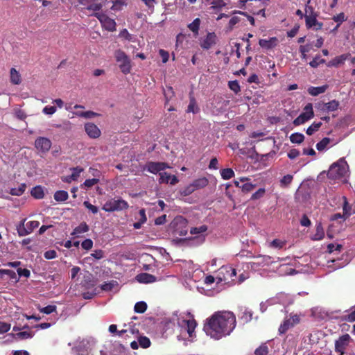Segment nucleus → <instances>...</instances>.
<instances>
[{"mask_svg":"<svg viewBox=\"0 0 355 355\" xmlns=\"http://www.w3.org/2000/svg\"><path fill=\"white\" fill-rule=\"evenodd\" d=\"M322 125L321 122L313 123L306 130V134L312 135L315 132L318 131Z\"/></svg>","mask_w":355,"mask_h":355,"instance_id":"58836bf2","label":"nucleus"},{"mask_svg":"<svg viewBox=\"0 0 355 355\" xmlns=\"http://www.w3.org/2000/svg\"><path fill=\"white\" fill-rule=\"evenodd\" d=\"M327 88L328 86L326 85L320 87H310L308 89V92L310 95L316 96L320 94L324 93Z\"/></svg>","mask_w":355,"mask_h":355,"instance_id":"aec40b11","label":"nucleus"},{"mask_svg":"<svg viewBox=\"0 0 355 355\" xmlns=\"http://www.w3.org/2000/svg\"><path fill=\"white\" fill-rule=\"evenodd\" d=\"M33 336V334L31 331H19L16 334V338L18 339H29Z\"/></svg>","mask_w":355,"mask_h":355,"instance_id":"09e8293b","label":"nucleus"},{"mask_svg":"<svg viewBox=\"0 0 355 355\" xmlns=\"http://www.w3.org/2000/svg\"><path fill=\"white\" fill-rule=\"evenodd\" d=\"M147 170L152 173L156 174L164 169L168 168V166L164 162H148L146 164Z\"/></svg>","mask_w":355,"mask_h":355,"instance_id":"4468645a","label":"nucleus"},{"mask_svg":"<svg viewBox=\"0 0 355 355\" xmlns=\"http://www.w3.org/2000/svg\"><path fill=\"white\" fill-rule=\"evenodd\" d=\"M255 187V184H252L250 182L244 183L243 185H241V189L244 192H249L254 189Z\"/></svg>","mask_w":355,"mask_h":355,"instance_id":"e2e57ef3","label":"nucleus"},{"mask_svg":"<svg viewBox=\"0 0 355 355\" xmlns=\"http://www.w3.org/2000/svg\"><path fill=\"white\" fill-rule=\"evenodd\" d=\"M348 55L343 54L340 56L336 57L334 59L331 60L328 64V67H338L339 64L344 63V62L347 59Z\"/></svg>","mask_w":355,"mask_h":355,"instance_id":"5701e85b","label":"nucleus"},{"mask_svg":"<svg viewBox=\"0 0 355 355\" xmlns=\"http://www.w3.org/2000/svg\"><path fill=\"white\" fill-rule=\"evenodd\" d=\"M98 182V179L92 178L86 180L83 184L85 187L90 188Z\"/></svg>","mask_w":355,"mask_h":355,"instance_id":"69168bd1","label":"nucleus"},{"mask_svg":"<svg viewBox=\"0 0 355 355\" xmlns=\"http://www.w3.org/2000/svg\"><path fill=\"white\" fill-rule=\"evenodd\" d=\"M147 309L146 302L144 301H139L136 302L135 306H134V311L137 313H143Z\"/></svg>","mask_w":355,"mask_h":355,"instance_id":"bb28decb","label":"nucleus"},{"mask_svg":"<svg viewBox=\"0 0 355 355\" xmlns=\"http://www.w3.org/2000/svg\"><path fill=\"white\" fill-rule=\"evenodd\" d=\"M187 220L182 216H178L174 218L171 223L172 227L174 228L175 232L180 235H186L187 230H184L187 227Z\"/></svg>","mask_w":355,"mask_h":355,"instance_id":"9d476101","label":"nucleus"},{"mask_svg":"<svg viewBox=\"0 0 355 355\" xmlns=\"http://www.w3.org/2000/svg\"><path fill=\"white\" fill-rule=\"evenodd\" d=\"M101 22L102 26L109 31L116 30V22L114 19L108 17L105 14L101 12H96L93 15Z\"/></svg>","mask_w":355,"mask_h":355,"instance_id":"0eeeda50","label":"nucleus"},{"mask_svg":"<svg viewBox=\"0 0 355 355\" xmlns=\"http://www.w3.org/2000/svg\"><path fill=\"white\" fill-rule=\"evenodd\" d=\"M220 175L224 180H229L234 175V172L232 168H225L221 170Z\"/></svg>","mask_w":355,"mask_h":355,"instance_id":"ea45409f","label":"nucleus"},{"mask_svg":"<svg viewBox=\"0 0 355 355\" xmlns=\"http://www.w3.org/2000/svg\"><path fill=\"white\" fill-rule=\"evenodd\" d=\"M10 329V324L0 321V334H6Z\"/></svg>","mask_w":355,"mask_h":355,"instance_id":"4d7b16f0","label":"nucleus"},{"mask_svg":"<svg viewBox=\"0 0 355 355\" xmlns=\"http://www.w3.org/2000/svg\"><path fill=\"white\" fill-rule=\"evenodd\" d=\"M347 168V162L343 159H340L330 166L327 172V176L331 180L340 179L345 175Z\"/></svg>","mask_w":355,"mask_h":355,"instance_id":"f03ea898","label":"nucleus"},{"mask_svg":"<svg viewBox=\"0 0 355 355\" xmlns=\"http://www.w3.org/2000/svg\"><path fill=\"white\" fill-rule=\"evenodd\" d=\"M56 112V107L54 106H46L43 108L42 112L47 115H52Z\"/></svg>","mask_w":355,"mask_h":355,"instance_id":"680f3d73","label":"nucleus"},{"mask_svg":"<svg viewBox=\"0 0 355 355\" xmlns=\"http://www.w3.org/2000/svg\"><path fill=\"white\" fill-rule=\"evenodd\" d=\"M68 198V193L65 191H58L54 194V199L58 202L65 201Z\"/></svg>","mask_w":355,"mask_h":355,"instance_id":"c756f323","label":"nucleus"},{"mask_svg":"<svg viewBox=\"0 0 355 355\" xmlns=\"http://www.w3.org/2000/svg\"><path fill=\"white\" fill-rule=\"evenodd\" d=\"M324 236V229L321 224H318L316 226L315 233L312 235V239L313 241H320Z\"/></svg>","mask_w":355,"mask_h":355,"instance_id":"393cba45","label":"nucleus"},{"mask_svg":"<svg viewBox=\"0 0 355 355\" xmlns=\"http://www.w3.org/2000/svg\"><path fill=\"white\" fill-rule=\"evenodd\" d=\"M114 56L121 71L125 74L130 73L131 64L128 55L121 50H117L114 53Z\"/></svg>","mask_w":355,"mask_h":355,"instance_id":"20e7f679","label":"nucleus"},{"mask_svg":"<svg viewBox=\"0 0 355 355\" xmlns=\"http://www.w3.org/2000/svg\"><path fill=\"white\" fill-rule=\"evenodd\" d=\"M265 189L263 188L259 189L258 191H257L255 193H254L251 196V200H258L263 196L265 194Z\"/></svg>","mask_w":355,"mask_h":355,"instance_id":"6e6d98bb","label":"nucleus"},{"mask_svg":"<svg viewBox=\"0 0 355 355\" xmlns=\"http://www.w3.org/2000/svg\"><path fill=\"white\" fill-rule=\"evenodd\" d=\"M343 200V216H344V220L347 218L349 216L352 215V207L348 203L347 198L345 196L342 197Z\"/></svg>","mask_w":355,"mask_h":355,"instance_id":"412c9836","label":"nucleus"},{"mask_svg":"<svg viewBox=\"0 0 355 355\" xmlns=\"http://www.w3.org/2000/svg\"><path fill=\"white\" fill-rule=\"evenodd\" d=\"M10 80L15 85H19L21 83L20 74L15 68L10 69Z\"/></svg>","mask_w":355,"mask_h":355,"instance_id":"a878e982","label":"nucleus"},{"mask_svg":"<svg viewBox=\"0 0 355 355\" xmlns=\"http://www.w3.org/2000/svg\"><path fill=\"white\" fill-rule=\"evenodd\" d=\"M3 275H8V276L11 279L15 278V272L12 270H0V277H2Z\"/></svg>","mask_w":355,"mask_h":355,"instance_id":"052dcab7","label":"nucleus"},{"mask_svg":"<svg viewBox=\"0 0 355 355\" xmlns=\"http://www.w3.org/2000/svg\"><path fill=\"white\" fill-rule=\"evenodd\" d=\"M339 106V102L336 100H332L330 102L327 103V112H333L338 109Z\"/></svg>","mask_w":355,"mask_h":355,"instance_id":"37998d69","label":"nucleus"},{"mask_svg":"<svg viewBox=\"0 0 355 355\" xmlns=\"http://www.w3.org/2000/svg\"><path fill=\"white\" fill-rule=\"evenodd\" d=\"M31 195L37 199H41L44 196V191L41 187H35L31 191Z\"/></svg>","mask_w":355,"mask_h":355,"instance_id":"4c0bfd02","label":"nucleus"},{"mask_svg":"<svg viewBox=\"0 0 355 355\" xmlns=\"http://www.w3.org/2000/svg\"><path fill=\"white\" fill-rule=\"evenodd\" d=\"M236 327V316L231 311H218L208 319L205 324L207 335L220 339L230 335Z\"/></svg>","mask_w":355,"mask_h":355,"instance_id":"f257e3e1","label":"nucleus"},{"mask_svg":"<svg viewBox=\"0 0 355 355\" xmlns=\"http://www.w3.org/2000/svg\"><path fill=\"white\" fill-rule=\"evenodd\" d=\"M114 285H115V282L111 281L110 282H106V283L102 284L101 286H100V289H101V291H103L108 292L113 289V288L114 287Z\"/></svg>","mask_w":355,"mask_h":355,"instance_id":"49530a36","label":"nucleus"},{"mask_svg":"<svg viewBox=\"0 0 355 355\" xmlns=\"http://www.w3.org/2000/svg\"><path fill=\"white\" fill-rule=\"evenodd\" d=\"M317 15H312V16H304L305 21H306V26L308 28H311L314 26V24H315L316 21H318L316 19Z\"/></svg>","mask_w":355,"mask_h":355,"instance_id":"72a5a7b5","label":"nucleus"},{"mask_svg":"<svg viewBox=\"0 0 355 355\" xmlns=\"http://www.w3.org/2000/svg\"><path fill=\"white\" fill-rule=\"evenodd\" d=\"M128 207V203L123 200H111L107 202L103 209L106 211H114L116 210H121Z\"/></svg>","mask_w":355,"mask_h":355,"instance_id":"6e6552de","label":"nucleus"},{"mask_svg":"<svg viewBox=\"0 0 355 355\" xmlns=\"http://www.w3.org/2000/svg\"><path fill=\"white\" fill-rule=\"evenodd\" d=\"M159 182L160 183H170L172 185L176 184L179 180L175 175H171L170 174L162 172L159 173Z\"/></svg>","mask_w":355,"mask_h":355,"instance_id":"f3484780","label":"nucleus"},{"mask_svg":"<svg viewBox=\"0 0 355 355\" xmlns=\"http://www.w3.org/2000/svg\"><path fill=\"white\" fill-rule=\"evenodd\" d=\"M86 8L89 10L98 11L102 8V4L98 0H96V1L90 3Z\"/></svg>","mask_w":355,"mask_h":355,"instance_id":"de8ad7c7","label":"nucleus"},{"mask_svg":"<svg viewBox=\"0 0 355 355\" xmlns=\"http://www.w3.org/2000/svg\"><path fill=\"white\" fill-rule=\"evenodd\" d=\"M35 146L41 153H47L51 147V141L46 137H39L35 141Z\"/></svg>","mask_w":355,"mask_h":355,"instance_id":"9b49d317","label":"nucleus"},{"mask_svg":"<svg viewBox=\"0 0 355 355\" xmlns=\"http://www.w3.org/2000/svg\"><path fill=\"white\" fill-rule=\"evenodd\" d=\"M88 230V227L85 223L81 224L74 230L73 234H78L80 233L86 232Z\"/></svg>","mask_w":355,"mask_h":355,"instance_id":"13d9d810","label":"nucleus"},{"mask_svg":"<svg viewBox=\"0 0 355 355\" xmlns=\"http://www.w3.org/2000/svg\"><path fill=\"white\" fill-rule=\"evenodd\" d=\"M229 87L231 90H232L236 94L240 92V86L239 83L236 80L230 81L228 83Z\"/></svg>","mask_w":355,"mask_h":355,"instance_id":"5fc2aeb1","label":"nucleus"},{"mask_svg":"<svg viewBox=\"0 0 355 355\" xmlns=\"http://www.w3.org/2000/svg\"><path fill=\"white\" fill-rule=\"evenodd\" d=\"M13 114L19 120H24L26 118V113L19 107H15L13 109Z\"/></svg>","mask_w":355,"mask_h":355,"instance_id":"a19ab883","label":"nucleus"},{"mask_svg":"<svg viewBox=\"0 0 355 355\" xmlns=\"http://www.w3.org/2000/svg\"><path fill=\"white\" fill-rule=\"evenodd\" d=\"M208 183L209 181L206 178H200L193 181L191 184L195 191H196L205 187L208 184Z\"/></svg>","mask_w":355,"mask_h":355,"instance_id":"4be33fe9","label":"nucleus"},{"mask_svg":"<svg viewBox=\"0 0 355 355\" xmlns=\"http://www.w3.org/2000/svg\"><path fill=\"white\" fill-rule=\"evenodd\" d=\"M310 1H311V0H309L306 5L304 16H307V15L312 16V15H316L315 12H314L313 8L309 5L310 3Z\"/></svg>","mask_w":355,"mask_h":355,"instance_id":"bf43d9fd","label":"nucleus"},{"mask_svg":"<svg viewBox=\"0 0 355 355\" xmlns=\"http://www.w3.org/2000/svg\"><path fill=\"white\" fill-rule=\"evenodd\" d=\"M85 130L89 137L91 138H98L101 135V130L99 128L93 123H87L85 125Z\"/></svg>","mask_w":355,"mask_h":355,"instance_id":"2eb2a0df","label":"nucleus"},{"mask_svg":"<svg viewBox=\"0 0 355 355\" xmlns=\"http://www.w3.org/2000/svg\"><path fill=\"white\" fill-rule=\"evenodd\" d=\"M125 5V3L124 0H116L114 1L111 9L113 10H120Z\"/></svg>","mask_w":355,"mask_h":355,"instance_id":"603ef678","label":"nucleus"},{"mask_svg":"<svg viewBox=\"0 0 355 355\" xmlns=\"http://www.w3.org/2000/svg\"><path fill=\"white\" fill-rule=\"evenodd\" d=\"M96 284L94 282L87 280H85V283H83V286L86 287L87 289H91L90 291H85L83 293L82 296L83 299H92L96 295L98 294V288L95 287Z\"/></svg>","mask_w":355,"mask_h":355,"instance_id":"f8f14e48","label":"nucleus"},{"mask_svg":"<svg viewBox=\"0 0 355 355\" xmlns=\"http://www.w3.org/2000/svg\"><path fill=\"white\" fill-rule=\"evenodd\" d=\"M185 324H187V334H189V336H192V334L194 332V329H196V320H184Z\"/></svg>","mask_w":355,"mask_h":355,"instance_id":"2f4dec72","label":"nucleus"},{"mask_svg":"<svg viewBox=\"0 0 355 355\" xmlns=\"http://www.w3.org/2000/svg\"><path fill=\"white\" fill-rule=\"evenodd\" d=\"M194 191H195V189H194L192 184L191 183L190 184L187 185V187L181 189L179 191V193L182 196H189L190 194L193 193Z\"/></svg>","mask_w":355,"mask_h":355,"instance_id":"7c9ffc66","label":"nucleus"},{"mask_svg":"<svg viewBox=\"0 0 355 355\" xmlns=\"http://www.w3.org/2000/svg\"><path fill=\"white\" fill-rule=\"evenodd\" d=\"M221 270L227 273V277H229V278H230L232 281H234V279H232V277H236V271L235 268L231 266H225L221 268Z\"/></svg>","mask_w":355,"mask_h":355,"instance_id":"473e14b6","label":"nucleus"},{"mask_svg":"<svg viewBox=\"0 0 355 355\" xmlns=\"http://www.w3.org/2000/svg\"><path fill=\"white\" fill-rule=\"evenodd\" d=\"M301 314L291 313L288 316L285 318L284 320H283L282 324L279 326L278 333L279 335H284L287 332V331L291 329L296 325L300 323L302 320Z\"/></svg>","mask_w":355,"mask_h":355,"instance_id":"7ed1b4c3","label":"nucleus"},{"mask_svg":"<svg viewBox=\"0 0 355 355\" xmlns=\"http://www.w3.org/2000/svg\"><path fill=\"white\" fill-rule=\"evenodd\" d=\"M216 40L217 36L214 33H208L206 37L200 41V45L203 49L208 50L216 44Z\"/></svg>","mask_w":355,"mask_h":355,"instance_id":"ddd939ff","label":"nucleus"},{"mask_svg":"<svg viewBox=\"0 0 355 355\" xmlns=\"http://www.w3.org/2000/svg\"><path fill=\"white\" fill-rule=\"evenodd\" d=\"M299 155H300V151L295 148H293V149L290 150L289 152L288 153V157L291 159H295L297 157L299 156Z\"/></svg>","mask_w":355,"mask_h":355,"instance_id":"774afa93","label":"nucleus"},{"mask_svg":"<svg viewBox=\"0 0 355 355\" xmlns=\"http://www.w3.org/2000/svg\"><path fill=\"white\" fill-rule=\"evenodd\" d=\"M76 114L78 116L86 118V119H90V118H93L94 116H98V114L92 111L76 112Z\"/></svg>","mask_w":355,"mask_h":355,"instance_id":"c03bdc74","label":"nucleus"},{"mask_svg":"<svg viewBox=\"0 0 355 355\" xmlns=\"http://www.w3.org/2000/svg\"><path fill=\"white\" fill-rule=\"evenodd\" d=\"M135 279L140 284H153L156 282L155 276L147 272H141L137 275Z\"/></svg>","mask_w":355,"mask_h":355,"instance_id":"dca6fc26","label":"nucleus"},{"mask_svg":"<svg viewBox=\"0 0 355 355\" xmlns=\"http://www.w3.org/2000/svg\"><path fill=\"white\" fill-rule=\"evenodd\" d=\"M200 22V19L199 18H196L188 25V28L193 33L195 36L198 35Z\"/></svg>","mask_w":355,"mask_h":355,"instance_id":"b1692460","label":"nucleus"},{"mask_svg":"<svg viewBox=\"0 0 355 355\" xmlns=\"http://www.w3.org/2000/svg\"><path fill=\"white\" fill-rule=\"evenodd\" d=\"M349 342H351V337L349 334L340 336L335 342V352L338 353L339 355H343Z\"/></svg>","mask_w":355,"mask_h":355,"instance_id":"1a4fd4ad","label":"nucleus"},{"mask_svg":"<svg viewBox=\"0 0 355 355\" xmlns=\"http://www.w3.org/2000/svg\"><path fill=\"white\" fill-rule=\"evenodd\" d=\"M56 256V252L55 251V250H50L49 251H46V252H44V258H46V259H55Z\"/></svg>","mask_w":355,"mask_h":355,"instance_id":"338daca9","label":"nucleus"},{"mask_svg":"<svg viewBox=\"0 0 355 355\" xmlns=\"http://www.w3.org/2000/svg\"><path fill=\"white\" fill-rule=\"evenodd\" d=\"M268 345L265 343L261 344L259 347L254 350V355H268Z\"/></svg>","mask_w":355,"mask_h":355,"instance_id":"e433bc0d","label":"nucleus"},{"mask_svg":"<svg viewBox=\"0 0 355 355\" xmlns=\"http://www.w3.org/2000/svg\"><path fill=\"white\" fill-rule=\"evenodd\" d=\"M199 108L196 105V100L193 96H190L189 104L187 107V112L197 113Z\"/></svg>","mask_w":355,"mask_h":355,"instance_id":"cd10ccee","label":"nucleus"},{"mask_svg":"<svg viewBox=\"0 0 355 355\" xmlns=\"http://www.w3.org/2000/svg\"><path fill=\"white\" fill-rule=\"evenodd\" d=\"M207 230V225H201L198 227H192L191 228L190 233L191 234H202L204 233Z\"/></svg>","mask_w":355,"mask_h":355,"instance_id":"a18cd8bd","label":"nucleus"},{"mask_svg":"<svg viewBox=\"0 0 355 355\" xmlns=\"http://www.w3.org/2000/svg\"><path fill=\"white\" fill-rule=\"evenodd\" d=\"M17 272H18V275L19 277H24L26 278L30 277V270L26 268H18V270H17Z\"/></svg>","mask_w":355,"mask_h":355,"instance_id":"0e129e2a","label":"nucleus"},{"mask_svg":"<svg viewBox=\"0 0 355 355\" xmlns=\"http://www.w3.org/2000/svg\"><path fill=\"white\" fill-rule=\"evenodd\" d=\"M26 219H24L17 227V232L20 236H26L31 233L40 225V223L36 220L28 222H26Z\"/></svg>","mask_w":355,"mask_h":355,"instance_id":"39448f33","label":"nucleus"},{"mask_svg":"<svg viewBox=\"0 0 355 355\" xmlns=\"http://www.w3.org/2000/svg\"><path fill=\"white\" fill-rule=\"evenodd\" d=\"M330 139L325 137L322 139L319 143L316 144V148L319 151H322L324 150V148L327 147V146L329 144Z\"/></svg>","mask_w":355,"mask_h":355,"instance_id":"79ce46f5","label":"nucleus"},{"mask_svg":"<svg viewBox=\"0 0 355 355\" xmlns=\"http://www.w3.org/2000/svg\"><path fill=\"white\" fill-rule=\"evenodd\" d=\"M314 116L313 110V105L311 103H308L304 108V112L301 113L294 121L295 125H300L304 123L306 121L312 119Z\"/></svg>","mask_w":355,"mask_h":355,"instance_id":"423d86ee","label":"nucleus"},{"mask_svg":"<svg viewBox=\"0 0 355 355\" xmlns=\"http://www.w3.org/2000/svg\"><path fill=\"white\" fill-rule=\"evenodd\" d=\"M26 187L25 184H21L18 187L11 189L10 194L12 196H21L24 192Z\"/></svg>","mask_w":355,"mask_h":355,"instance_id":"c9c22d12","label":"nucleus"},{"mask_svg":"<svg viewBox=\"0 0 355 355\" xmlns=\"http://www.w3.org/2000/svg\"><path fill=\"white\" fill-rule=\"evenodd\" d=\"M293 180V175H286L282 178V179L280 180V184L282 187H286L288 186Z\"/></svg>","mask_w":355,"mask_h":355,"instance_id":"3c124183","label":"nucleus"},{"mask_svg":"<svg viewBox=\"0 0 355 355\" xmlns=\"http://www.w3.org/2000/svg\"><path fill=\"white\" fill-rule=\"evenodd\" d=\"M344 313L345 314L337 318V320L342 322H353L355 321V309L346 310Z\"/></svg>","mask_w":355,"mask_h":355,"instance_id":"a211bd4d","label":"nucleus"},{"mask_svg":"<svg viewBox=\"0 0 355 355\" xmlns=\"http://www.w3.org/2000/svg\"><path fill=\"white\" fill-rule=\"evenodd\" d=\"M55 310H56V306L54 305H49L46 307L40 309V312H42L44 314H46V315H50V314L55 312Z\"/></svg>","mask_w":355,"mask_h":355,"instance_id":"8fccbe9b","label":"nucleus"},{"mask_svg":"<svg viewBox=\"0 0 355 355\" xmlns=\"http://www.w3.org/2000/svg\"><path fill=\"white\" fill-rule=\"evenodd\" d=\"M259 44L262 48L270 49L277 44V39L276 37H271L269 40L261 39L259 40Z\"/></svg>","mask_w":355,"mask_h":355,"instance_id":"6ab92c4d","label":"nucleus"},{"mask_svg":"<svg viewBox=\"0 0 355 355\" xmlns=\"http://www.w3.org/2000/svg\"><path fill=\"white\" fill-rule=\"evenodd\" d=\"M138 344L141 348L147 349L150 346V340L146 336H140L138 338Z\"/></svg>","mask_w":355,"mask_h":355,"instance_id":"f704fd0d","label":"nucleus"},{"mask_svg":"<svg viewBox=\"0 0 355 355\" xmlns=\"http://www.w3.org/2000/svg\"><path fill=\"white\" fill-rule=\"evenodd\" d=\"M304 139V136L302 133L295 132L290 136V140L293 144H301Z\"/></svg>","mask_w":355,"mask_h":355,"instance_id":"c85d7f7f","label":"nucleus"},{"mask_svg":"<svg viewBox=\"0 0 355 355\" xmlns=\"http://www.w3.org/2000/svg\"><path fill=\"white\" fill-rule=\"evenodd\" d=\"M72 171L71 177L72 179L75 180H77L79 178L80 173L83 171V168L81 167H76L71 169Z\"/></svg>","mask_w":355,"mask_h":355,"instance_id":"864d4df0","label":"nucleus"}]
</instances>
